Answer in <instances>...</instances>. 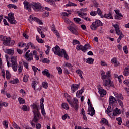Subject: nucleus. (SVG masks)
I'll return each mask as SVG.
<instances>
[{
    "mask_svg": "<svg viewBox=\"0 0 129 129\" xmlns=\"http://www.w3.org/2000/svg\"><path fill=\"white\" fill-rule=\"evenodd\" d=\"M111 73V71H108L106 73V75H105V72L103 71H101V79L103 80V85L106 89H109V87H114L113 82H111L110 80Z\"/></svg>",
    "mask_w": 129,
    "mask_h": 129,
    "instance_id": "nucleus-1",
    "label": "nucleus"
},
{
    "mask_svg": "<svg viewBox=\"0 0 129 129\" xmlns=\"http://www.w3.org/2000/svg\"><path fill=\"white\" fill-rule=\"evenodd\" d=\"M31 107L33 109V119L32 121L33 122H35V123H37L38 121L40 120V116H41V113H40V108L39 106L37 104L33 103L32 105H31Z\"/></svg>",
    "mask_w": 129,
    "mask_h": 129,
    "instance_id": "nucleus-2",
    "label": "nucleus"
},
{
    "mask_svg": "<svg viewBox=\"0 0 129 129\" xmlns=\"http://www.w3.org/2000/svg\"><path fill=\"white\" fill-rule=\"evenodd\" d=\"M113 27L115 28L117 35L119 36V38L117 39V43H119L121 40V39L124 37V35L122 34V32H121V30L119 29V25L118 24H115L113 25Z\"/></svg>",
    "mask_w": 129,
    "mask_h": 129,
    "instance_id": "nucleus-3",
    "label": "nucleus"
},
{
    "mask_svg": "<svg viewBox=\"0 0 129 129\" xmlns=\"http://www.w3.org/2000/svg\"><path fill=\"white\" fill-rule=\"evenodd\" d=\"M91 46L88 43L86 44L84 46L82 45H79L77 46L76 49L77 51L81 50L83 53H86V51L90 50Z\"/></svg>",
    "mask_w": 129,
    "mask_h": 129,
    "instance_id": "nucleus-4",
    "label": "nucleus"
},
{
    "mask_svg": "<svg viewBox=\"0 0 129 129\" xmlns=\"http://www.w3.org/2000/svg\"><path fill=\"white\" fill-rule=\"evenodd\" d=\"M88 105L89 106L88 109V113L89 115H91V116H93L95 114V110H94V108L92 107V104H91V102H90V99H88Z\"/></svg>",
    "mask_w": 129,
    "mask_h": 129,
    "instance_id": "nucleus-5",
    "label": "nucleus"
},
{
    "mask_svg": "<svg viewBox=\"0 0 129 129\" xmlns=\"http://www.w3.org/2000/svg\"><path fill=\"white\" fill-rule=\"evenodd\" d=\"M30 7L31 8H33V10H34L35 12H40L43 10L42 6L36 2L31 3Z\"/></svg>",
    "mask_w": 129,
    "mask_h": 129,
    "instance_id": "nucleus-6",
    "label": "nucleus"
},
{
    "mask_svg": "<svg viewBox=\"0 0 129 129\" xmlns=\"http://www.w3.org/2000/svg\"><path fill=\"white\" fill-rule=\"evenodd\" d=\"M52 51L54 53L55 55H57L59 56V57H63L62 49H61V48H60L58 46H56L55 47H53L52 49Z\"/></svg>",
    "mask_w": 129,
    "mask_h": 129,
    "instance_id": "nucleus-7",
    "label": "nucleus"
},
{
    "mask_svg": "<svg viewBox=\"0 0 129 129\" xmlns=\"http://www.w3.org/2000/svg\"><path fill=\"white\" fill-rule=\"evenodd\" d=\"M12 67L14 71L18 70V63H17V58L14 56L11 57Z\"/></svg>",
    "mask_w": 129,
    "mask_h": 129,
    "instance_id": "nucleus-8",
    "label": "nucleus"
},
{
    "mask_svg": "<svg viewBox=\"0 0 129 129\" xmlns=\"http://www.w3.org/2000/svg\"><path fill=\"white\" fill-rule=\"evenodd\" d=\"M28 20L30 22V23H32V21H35L36 22H37V23H38V24H39V25H43V22H42V21H41L39 19L36 17H33V16L32 15H30L29 16V18Z\"/></svg>",
    "mask_w": 129,
    "mask_h": 129,
    "instance_id": "nucleus-9",
    "label": "nucleus"
},
{
    "mask_svg": "<svg viewBox=\"0 0 129 129\" xmlns=\"http://www.w3.org/2000/svg\"><path fill=\"white\" fill-rule=\"evenodd\" d=\"M8 17L9 18V23L10 24H17V21L15 20V17L14 16V13H10L8 14Z\"/></svg>",
    "mask_w": 129,
    "mask_h": 129,
    "instance_id": "nucleus-10",
    "label": "nucleus"
},
{
    "mask_svg": "<svg viewBox=\"0 0 129 129\" xmlns=\"http://www.w3.org/2000/svg\"><path fill=\"white\" fill-rule=\"evenodd\" d=\"M116 15H115V20H121V18H123V15L119 13V10H115Z\"/></svg>",
    "mask_w": 129,
    "mask_h": 129,
    "instance_id": "nucleus-11",
    "label": "nucleus"
},
{
    "mask_svg": "<svg viewBox=\"0 0 129 129\" xmlns=\"http://www.w3.org/2000/svg\"><path fill=\"white\" fill-rule=\"evenodd\" d=\"M73 107L75 108V110L78 109V99L76 98H74L73 100Z\"/></svg>",
    "mask_w": 129,
    "mask_h": 129,
    "instance_id": "nucleus-12",
    "label": "nucleus"
},
{
    "mask_svg": "<svg viewBox=\"0 0 129 129\" xmlns=\"http://www.w3.org/2000/svg\"><path fill=\"white\" fill-rule=\"evenodd\" d=\"M109 102L110 105H112V104L117 103V100H116L114 97L110 96L109 97Z\"/></svg>",
    "mask_w": 129,
    "mask_h": 129,
    "instance_id": "nucleus-13",
    "label": "nucleus"
},
{
    "mask_svg": "<svg viewBox=\"0 0 129 129\" xmlns=\"http://www.w3.org/2000/svg\"><path fill=\"white\" fill-rule=\"evenodd\" d=\"M23 4L24 5L25 9L28 10V12H32V10H31V4L29 5V2L27 1V0L24 1Z\"/></svg>",
    "mask_w": 129,
    "mask_h": 129,
    "instance_id": "nucleus-14",
    "label": "nucleus"
},
{
    "mask_svg": "<svg viewBox=\"0 0 129 129\" xmlns=\"http://www.w3.org/2000/svg\"><path fill=\"white\" fill-rule=\"evenodd\" d=\"M79 85L80 84H73L71 86V90L72 91V93H74L76 90H78V88H79Z\"/></svg>",
    "mask_w": 129,
    "mask_h": 129,
    "instance_id": "nucleus-15",
    "label": "nucleus"
},
{
    "mask_svg": "<svg viewBox=\"0 0 129 129\" xmlns=\"http://www.w3.org/2000/svg\"><path fill=\"white\" fill-rule=\"evenodd\" d=\"M25 59L27 61L30 62V61H32L34 57H33V53H30L29 54H25Z\"/></svg>",
    "mask_w": 129,
    "mask_h": 129,
    "instance_id": "nucleus-16",
    "label": "nucleus"
},
{
    "mask_svg": "<svg viewBox=\"0 0 129 129\" xmlns=\"http://www.w3.org/2000/svg\"><path fill=\"white\" fill-rule=\"evenodd\" d=\"M113 94L114 96L117 98V100H123V96H122V94H118L116 92H113Z\"/></svg>",
    "mask_w": 129,
    "mask_h": 129,
    "instance_id": "nucleus-17",
    "label": "nucleus"
},
{
    "mask_svg": "<svg viewBox=\"0 0 129 129\" xmlns=\"http://www.w3.org/2000/svg\"><path fill=\"white\" fill-rule=\"evenodd\" d=\"M84 92V88H82L80 90H79L76 93V97L78 98H80V97L82 95V93Z\"/></svg>",
    "mask_w": 129,
    "mask_h": 129,
    "instance_id": "nucleus-18",
    "label": "nucleus"
},
{
    "mask_svg": "<svg viewBox=\"0 0 129 129\" xmlns=\"http://www.w3.org/2000/svg\"><path fill=\"white\" fill-rule=\"evenodd\" d=\"M10 40H11V38L10 37H5V40H3V45H5V46H9Z\"/></svg>",
    "mask_w": 129,
    "mask_h": 129,
    "instance_id": "nucleus-19",
    "label": "nucleus"
},
{
    "mask_svg": "<svg viewBox=\"0 0 129 129\" xmlns=\"http://www.w3.org/2000/svg\"><path fill=\"white\" fill-rule=\"evenodd\" d=\"M112 64H114L115 67H117L119 65V62H117V59L116 57H114L111 60Z\"/></svg>",
    "mask_w": 129,
    "mask_h": 129,
    "instance_id": "nucleus-20",
    "label": "nucleus"
},
{
    "mask_svg": "<svg viewBox=\"0 0 129 129\" xmlns=\"http://www.w3.org/2000/svg\"><path fill=\"white\" fill-rule=\"evenodd\" d=\"M120 113H121V112L120 109L118 108H116L113 111V115L114 116H116L117 114H120Z\"/></svg>",
    "mask_w": 129,
    "mask_h": 129,
    "instance_id": "nucleus-21",
    "label": "nucleus"
},
{
    "mask_svg": "<svg viewBox=\"0 0 129 129\" xmlns=\"http://www.w3.org/2000/svg\"><path fill=\"white\" fill-rule=\"evenodd\" d=\"M68 29L70 30V31L73 34H75V35H78V32H77V30L76 29L72 27H68Z\"/></svg>",
    "mask_w": 129,
    "mask_h": 129,
    "instance_id": "nucleus-22",
    "label": "nucleus"
},
{
    "mask_svg": "<svg viewBox=\"0 0 129 129\" xmlns=\"http://www.w3.org/2000/svg\"><path fill=\"white\" fill-rule=\"evenodd\" d=\"M42 74L43 75H45V76H47L48 78H50V77L51 76V74L49 72V70L48 69H45L44 71H43Z\"/></svg>",
    "mask_w": 129,
    "mask_h": 129,
    "instance_id": "nucleus-23",
    "label": "nucleus"
},
{
    "mask_svg": "<svg viewBox=\"0 0 129 129\" xmlns=\"http://www.w3.org/2000/svg\"><path fill=\"white\" fill-rule=\"evenodd\" d=\"M99 93L101 95H106V91H105L104 89H102V88H99Z\"/></svg>",
    "mask_w": 129,
    "mask_h": 129,
    "instance_id": "nucleus-24",
    "label": "nucleus"
},
{
    "mask_svg": "<svg viewBox=\"0 0 129 129\" xmlns=\"http://www.w3.org/2000/svg\"><path fill=\"white\" fill-rule=\"evenodd\" d=\"M5 53L6 54H8V55H13L14 53H15V51L12 49H8L6 50H4Z\"/></svg>",
    "mask_w": 129,
    "mask_h": 129,
    "instance_id": "nucleus-25",
    "label": "nucleus"
},
{
    "mask_svg": "<svg viewBox=\"0 0 129 129\" xmlns=\"http://www.w3.org/2000/svg\"><path fill=\"white\" fill-rule=\"evenodd\" d=\"M64 57L66 60H69V56H68V55L67 54V52H66V50H65L64 49H62V56Z\"/></svg>",
    "mask_w": 129,
    "mask_h": 129,
    "instance_id": "nucleus-26",
    "label": "nucleus"
},
{
    "mask_svg": "<svg viewBox=\"0 0 129 129\" xmlns=\"http://www.w3.org/2000/svg\"><path fill=\"white\" fill-rule=\"evenodd\" d=\"M23 71V63L21 62H20L18 64V73H22Z\"/></svg>",
    "mask_w": 129,
    "mask_h": 129,
    "instance_id": "nucleus-27",
    "label": "nucleus"
},
{
    "mask_svg": "<svg viewBox=\"0 0 129 129\" xmlns=\"http://www.w3.org/2000/svg\"><path fill=\"white\" fill-rule=\"evenodd\" d=\"M123 74L124 76H128L129 75V66H127L124 69Z\"/></svg>",
    "mask_w": 129,
    "mask_h": 129,
    "instance_id": "nucleus-28",
    "label": "nucleus"
},
{
    "mask_svg": "<svg viewBox=\"0 0 129 129\" xmlns=\"http://www.w3.org/2000/svg\"><path fill=\"white\" fill-rule=\"evenodd\" d=\"M90 27L91 30H93V31H95V30H96V29L98 28L97 25H96V23H95V22H93Z\"/></svg>",
    "mask_w": 129,
    "mask_h": 129,
    "instance_id": "nucleus-29",
    "label": "nucleus"
},
{
    "mask_svg": "<svg viewBox=\"0 0 129 129\" xmlns=\"http://www.w3.org/2000/svg\"><path fill=\"white\" fill-rule=\"evenodd\" d=\"M104 18H106V19H113V17H112V15L111 14V12L109 13L108 14H105L103 16Z\"/></svg>",
    "mask_w": 129,
    "mask_h": 129,
    "instance_id": "nucleus-30",
    "label": "nucleus"
},
{
    "mask_svg": "<svg viewBox=\"0 0 129 129\" xmlns=\"http://www.w3.org/2000/svg\"><path fill=\"white\" fill-rule=\"evenodd\" d=\"M37 55H38V52H37V51L34 50L33 51L32 56L33 55L35 56V58L36 60H37L38 61L39 60L40 57Z\"/></svg>",
    "mask_w": 129,
    "mask_h": 129,
    "instance_id": "nucleus-31",
    "label": "nucleus"
},
{
    "mask_svg": "<svg viewBox=\"0 0 129 129\" xmlns=\"http://www.w3.org/2000/svg\"><path fill=\"white\" fill-rule=\"evenodd\" d=\"M76 73H77V74H78L80 76V77H81V79H83V76H82V75L83 74V72H82L81 70H78L76 71Z\"/></svg>",
    "mask_w": 129,
    "mask_h": 129,
    "instance_id": "nucleus-32",
    "label": "nucleus"
},
{
    "mask_svg": "<svg viewBox=\"0 0 129 129\" xmlns=\"http://www.w3.org/2000/svg\"><path fill=\"white\" fill-rule=\"evenodd\" d=\"M86 63L88 64H93V62L94 61V59L92 58L89 57L88 58L86 59Z\"/></svg>",
    "mask_w": 129,
    "mask_h": 129,
    "instance_id": "nucleus-33",
    "label": "nucleus"
},
{
    "mask_svg": "<svg viewBox=\"0 0 129 129\" xmlns=\"http://www.w3.org/2000/svg\"><path fill=\"white\" fill-rule=\"evenodd\" d=\"M61 107L66 110H68L69 109V106H68V104L66 103H63L61 105Z\"/></svg>",
    "mask_w": 129,
    "mask_h": 129,
    "instance_id": "nucleus-34",
    "label": "nucleus"
},
{
    "mask_svg": "<svg viewBox=\"0 0 129 129\" xmlns=\"http://www.w3.org/2000/svg\"><path fill=\"white\" fill-rule=\"evenodd\" d=\"M112 105H109V106L106 111V112H107V114L110 113V112H112L113 109H111Z\"/></svg>",
    "mask_w": 129,
    "mask_h": 129,
    "instance_id": "nucleus-35",
    "label": "nucleus"
},
{
    "mask_svg": "<svg viewBox=\"0 0 129 129\" xmlns=\"http://www.w3.org/2000/svg\"><path fill=\"white\" fill-rule=\"evenodd\" d=\"M22 109L23 111H29L30 110V108L29 107V106L24 105L22 107Z\"/></svg>",
    "mask_w": 129,
    "mask_h": 129,
    "instance_id": "nucleus-36",
    "label": "nucleus"
},
{
    "mask_svg": "<svg viewBox=\"0 0 129 129\" xmlns=\"http://www.w3.org/2000/svg\"><path fill=\"white\" fill-rule=\"evenodd\" d=\"M97 13L99 16H100L101 18H103V15H102V12L99 9V8H97Z\"/></svg>",
    "mask_w": 129,
    "mask_h": 129,
    "instance_id": "nucleus-37",
    "label": "nucleus"
},
{
    "mask_svg": "<svg viewBox=\"0 0 129 129\" xmlns=\"http://www.w3.org/2000/svg\"><path fill=\"white\" fill-rule=\"evenodd\" d=\"M8 8H9V9H17L18 7H17V6H16L15 4H9L7 6Z\"/></svg>",
    "mask_w": 129,
    "mask_h": 129,
    "instance_id": "nucleus-38",
    "label": "nucleus"
},
{
    "mask_svg": "<svg viewBox=\"0 0 129 129\" xmlns=\"http://www.w3.org/2000/svg\"><path fill=\"white\" fill-rule=\"evenodd\" d=\"M20 81H19L18 79H15L12 81H10V83L12 84H17V83H19Z\"/></svg>",
    "mask_w": 129,
    "mask_h": 129,
    "instance_id": "nucleus-39",
    "label": "nucleus"
},
{
    "mask_svg": "<svg viewBox=\"0 0 129 129\" xmlns=\"http://www.w3.org/2000/svg\"><path fill=\"white\" fill-rule=\"evenodd\" d=\"M18 101H19L20 104H25V99L24 98L19 97L18 98Z\"/></svg>",
    "mask_w": 129,
    "mask_h": 129,
    "instance_id": "nucleus-40",
    "label": "nucleus"
},
{
    "mask_svg": "<svg viewBox=\"0 0 129 129\" xmlns=\"http://www.w3.org/2000/svg\"><path fill=\"white\" fill-rule=\"evenodd\" d=\"M94 23H96V25L98 27H99V26L103 25L102 22H101L99 20L96 21L95 22H94Z\"/></svg>",
    "mask_w": 129,
    "mask_h": 129,
    "instance_id": "nucleus-41",
    "label": "nucleus"
},
{
    "mask_svg": "<svg viewBox=\"0 0 129 129\" xmlns=\"http://www.w3.org/2000/svg\"><path fill=\"white\" fill-rule=\"evenodd\" d=\"M36 40L38 43H40V44H43L44 43V40L43 39L39 38V36H36Z\"/></svg>",
    "mask_w": 129,
    "mask_h": 129,
    "instance_id": "nucleus-42",
    "label": "nucleus"
},
{
    "mask_svg": "<svg viewBox=\"0 0 129 129\" xmlns=\"http://www.w3.org/2000/svg\"><path fill=\"white\" fill-rule=\"evenodd\" d=\"M117 121H118V125H121V124L122 123V119H121V117H118L116 118Z\"/></svg>",
    "mask_w": 129,
    "mask_h": 129,
    "instance_id": "nucleus-43",
    "label": "nucleus"
},
{
    "mask_svg": "<svg viewBox=\"0 0 129 129\" xmlns=\"http://www.w3.org/2000/svg\"><path fill=\"white\" fill-rule=\"evenodd\" d=\"M40 108L42 115H43V116H45L46 115V111L45 110L44 107H40Z\"/></svg>",
    "mask_w": 129,
    "mask_h": 129,
    "instance_id": "nucleus-44",
    "label": "nucleus"
},
{
    "mask_svg": "<svg viewBox=\"0 0 129 129\" xmlns=\"http://www.w3.org/2000/svg\"><path fill=\"white\" fill-rule=\"evenodd\" d=\"M101 123L105 124H108V121L105 118H102L101 120Z\"/></svg>",
    "mask_w": 129,
    "mask_h": 129,
    "instance_id": "nucleus-45",
    "label": "nucleus"
},
{
    "mask_svg": "<svg viewBox=\"0 0 129 129\" xmlns=\"http://www.w3.org/2000/svg\"><path fill=\"white\" fill-rule=\"evenodd\" d=\"M6 78L7 79H10V78H11V74L9 70L6 71Z\"/></svg>",
    "mask_w": 129,
    "mask_h": 129,
    "instance_id": "nucleus-46",
    "label": "nucleus"
},
{
    "mask_svg": "<svg viewBox=\"0 0 129 129\" xmlns=\"http://www.w3.org/2000/svg\"><path fill=\"white\" fill-rule=\"evenodd\" d=\"M32 88H33L34 89V90H36V88L35 87H36V86L37 85V83H36V81H33L32 82Z\"/></svg>",
    "mask_w": 129,
    "mask_h": 129,
    "instance_id": "nucleus-47",
    "label": "nucleus"
},
{
    "mask_svg": "<svg viewBox=\"0 0 129 129\" xmlns=\"http://www.w3.org/2000/svg\"><path fill=\"white\" fill-rule=\"evenodd\" d=\"M5 58L6 59V61L7 62V66L8 67H11V64H10V62L9 61V60H8V59H9V56H8V55H5Z\"/></svg>",
    "mask_w": 129,
    "mask_h": 129,
    "instance_id": "nucleus-48",
    "label": "nucleus"
},
{
    "mask_svg": "<svg viewBox=\"0 0 129 129\" xmlns=\"http://www.w3.org/2000/svg\"><path fill=\"white\" fill-rule=\"evenodd\" d=\"M49 15H50V13L49 12H45L43 14L42 16L43 18H46L47 17H49Z\"/></svg>",
    "mask_w": 129,
    "mask_h": 129,
    "instance_id": "nucleus-49",
    "label": "nucleus"
},
{
    "mask_svg": "<svg viewBox=\"0 0 129 129\" xmlns=\"http://www.w3.org/2000/svg\"><path fill=\"white\" fill-rule=\"evenodd\" d=\"M56 68L57 71H58L59 74H62V73H63V71L62 70V69L61 68V67H57Z\"/></svg>",
    "mask_w": 129,
    "mask_h": 129,
    "instance_id": "nucleus-50",
    "label": "nucleus"
},
{
    "mask_svg": "<svg viewBox=\"0 0 129 129\" xmlns=\"http://www.w3.org/2000/svg\"><path fill=\"white\" fill-rule=\"evenodd\" d=\"M77 44H80V42L79 41L76 40V39H74L73 40V45H76Z\"/></svg>",
    "mask_w": 129,
    "mask_h": 129,
    "instance_id": "nucleus-51",
    "label": "nucleus"
},
{
    "mask_svg": "<svg viewBox=\"0 0 129 129\" xmlns=\"http://www.w3.org/2000/svg\"><path fill=\"white\" fill-rule=\"evenodd\" d=\"M43 63H46V64H49L50 63V60L48 58H44L42 60Z\"/></svg>",
    "mask_w": 129,
    "mask_h": 129,
    "instance_id": "nucleus-52",
    "label": "nucleus"
},
{
    "mask_svg": "<svg viewBox=\"0 0 129 129\" xmlns=\"http://www.w3.org/2000/svg\"><path fill=\"white\" fill-rule=\"evenodd\" d=\"M32 69L34 72V75H36V73H37V71L39 70V69L38 68H36L35 66H32Z\"/></svg>",
    "mask_w": 129,
    "mask_h": 129,
    "instance_id": "nucleus-53",
    "label": "nucleus"
},
{
    "mask_svg": "<svg viewBox=\"0 0 129 129\" xmlns=\"http://www.w3.org/2000/svg\"><path fill=\"white\" fill-rule=\"evenodd\" d=\"M123 51L125 53L128 54V50H127V46H125L123 48Z\"/></svg>",
    "mask_w": 129,
    "mask_h": 129,
    "instance_id": "nucleus-54",
    "label": "nucleus"
},
{
    "mask_svg": "<svg viewBox=\"0 0 129 129\" xmlns=\"http://www.w3.org/2000/svg\"><path fill=\"white\" fill-rule=\"evenodd\" d=\"M74 21L76 22V23H79L81 21V19L79 18H74Z\"/></svg>",
    "mask_w": 129,
    "mask_h": 129,
    "instance_id": "nucleus-55",
    "label": "nucleus"
},
{
    "mask_svg": "<svg viewBox=\"0 0 129 129\" xmlns=\"http://www.w3.org/2000/svg\"><path fill=\"white\" fill-rule=\"evenodd\" d=\"M42 86L44 88L47 89L48 88V83L45 82L42 83Z\"/></svg>",
    "mask_w": 129,
    "mask_h": 129,
    "instance_id": "nucleus-56",
    "label": "nucleus"
},
{
    "mask_svg": "<svg viewBox=\"0 0 129 129\" xmlns=\"http://www.w3.org/2000/svg\"><path fill=\"white\" fill-rule=\"evenodd\" d=\"M44 107V98H41L40 99V107Z\"/></svg>",
    "mask_w": 129,
    "mask_h": 129,
    "instance_id": "nucleus-57",
    "label": "nucleus"
},
{
    "mask_svg": "<svg viewBox=\"0 0 129 129\" xmlns=\"http://www.w3.org/2000/svg\"><path fill=\"white\" fill-rule=\"evenodd\" d=\"M13 127H14V128H16V129H22L21 128V127H20V126H19V125H18V124H17L15 122L13 124Z\"/></svg>",
    "mask_w": 129,
    "mask_h": 129,
    "instance_id": "nucleus-58",
    "label": "nucleus"
},
{
    "mask_svg": "<svg viewBox=\"0 0 129 129\" xmlns=\"http://www.w3.org/2000/svg\"><path fill=\"white\" fill-rule=\"evenodd\" d=\"M15 44V41L10 40L9 45V46H13Z\"/></svg>",
    "mask_w": 129,
    "mask_h": 129,
    "instance_id": "nucleus-59",
    "label": "nucleus"
},
{
    "mask_svg": "<svg viewBox=\"0 0 129 129\" xmlns=\"http://www.w3.org/2000/svg\"><path fill=\"white\" fill-rule=\"evenodd\" d=\"M3 124L4 125V126H5V127H6V128H8V121H4L3 122Z\"/></svg>",
    "mask_w": 129,
    "mask_h": 129,
    "instance_id": "nucleus-60",
    "label": "nucleus"
},
{
    "mask_svg": "<svg viewBox=\"0 0 129 129\" xmlns=\"http://www.w3.org/2000/svg\"><path fill=\"white\" fill-rule=\"evenodd\" d=\"M91 16H92L93 17H94L95 16H96V11H91L90 13Z\"/></svg>",
    "mask_w": 129,
    "mask_h": 129,
    "instance_id": "nucleus-61",
    "label": "nucleus"
},
{
    "mask_svg": "<svg viewBox=\"0 0 129 129\" xmlns=\"http://www.w3.org/2000/svg\"><path fill=\"white\" fill-rule=\"evenodd\" d=\"M23 81H24V82H27L28 81V77H27V75H25L24 76Z\"/></svg>",
    "mask_w": 129,
    "mask_h": 129,
    "instance_id": "nucleus-62",
    "label": "nucleus"
},
{
    "mask_svg": "<svg viewBox=\"0 0 129 129\" xmlns=\"http://www.w3.org/2000/svg\"><path fill=\"white\" fill-rule=\"evenodd\" d=\"M64 22L65 23L69 25H70V23H71V21L69 19H67V18L64 19Z\"/></svg>",
    "mask_w": 129,
    "mask_h": 129,
    "instance_id": "nucleus-63",
    "label": "nucleus"
},
{
    "mask_svg": "<svg viewBox=\"0 0 129 129\" xmlns=\"http://www.w3.org/2000/svg\"><path fill=\"white\" fill-rule=\"evenodd\" d=\"M124 83L129 87V80H127L124 81Z\"/></svg>",
    "mask_w": 129,
    "mask_h": 129,
    "instance_id": "nucleus-64",
    "label": "nucleus"
}]
</instances>
